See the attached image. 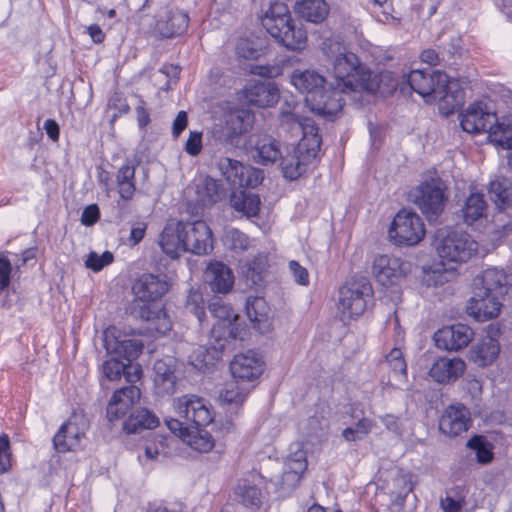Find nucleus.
Masks as SVG:
<instances>
[{
    "mask_svg": "<svg viewBox=\"0 0 512 512\" xmlns=\"http://www.w3.org/2000/svg\"><path fill=\"white\" fill-rule=\"evenodd\" d=\"M165 423H166L168 429L173 434H175L176 436L181 438L183 441L186 440V438L191 430V425L184 423V419L180 420V419L170 418V419H166Z\"/></svg>",
    "mask_w": 512,
    "mask_h": 512,
    "instance_id": "57",
    "label": "nucleus"
},
{
    "mask_svg": "<svg viewBox=\"0 0 512 512\" xmlns=\"http://www.w3.org/2000/svg\"><path fill=\"white\" fill-rule=\"evenodd\" d=\"M502 298L482 291L473 290L467 311L477 321L483 322L498 316L502 306Z\"/></svg>",
    "mask_w": 512,
    "mask_h": 512,
    "instance_id": "22",
    "label": "nucleus"
},
{
    "mask_svg": "<svg viewBox=\"0 0 512 512\" xmlns=\"http://www.w3.org/2000/svg\"><path fill=\"white\" fill-rule=\"evenodd\" d=\"M467 446L476 452V457L479 463H489L493 458L491 449L482 436H474L468 442Z\"/></svg>",
    "mask_w": 512,
    "mask_h": 512,
    "instance_id": "47",
    "label": "nucleus"
},
{
    "mask_svg": "<svg viewBox=\"0 0 512 512\" xmlns=\"http://www.w3.org/2000/svg\"><path fill=\"white\" fill-rule=\"evenodd\" d=\"M246 100L259 107H270L279 100V90L273 82H250L244 90Z\"/></svg>",
    "mask_w": 512,
    "mask_h": 512,
    "instance_id": "30",
    "label": "nucleus"
},
{
    "mask_svg": "<svg viewBox=\"0 0 512 512\" xmlns=\"http://www.w3.org/2000/svg\"><path fill=\"white\" fill-rule=\"evenodd\" d=\"M463 131L469 134H478L491 130L496 121V114L488 111L485 104L479 102L471 104L459 115Z\"/></svg>",
    "mask_w": 512,
    "mask_h": 512,
    "instance_id": "18",
    "label": "nucleus"
},
{
    "mask_svg": "<svg viewBox=\"0 0 512 512\" xmlns=\"http://www.w3.org/2000/svg\"><path fill=\"white\" fill-rule=\"evenodd\" d=\"M225 242L231 249L235 251H242L248 247L247 236L235 228L226 231Z\"/></svg>",
    "mask_w": 512,
    "mask_h": 512,
    "instance_id": "52",
    "label": "nucleus"
},
{
    "mask_svg": "<svg viewBox=\"0 0 512 512\" xmlns=\"http://www.w3.org/2000/svg\"><path fill=\"white\" fill-rule=\"evenodd\" d=\"M254 114L246 109H235L224 116L221 124L215 125L212 134L224 147L233 149L240 146L243 135L250 132Z\"/></svg>",
    "mask_w": 512,
    "mask_h": 512,
    "instance_id": "7",
    "label": "nucleus"
},
{
    "mask_svg": "<svg viewBox=\"0 0 512 512\" xmlns=\"http://www.w3.org/2000/svg\"><path fill=\"white\" fill-rule=\"evenodd\" d=\"M279 44L292 51H301L307 44V32L301 22L291 19L280 28L278 33L271 35Z\"/></svg>",
    "mask_w": 512,
    "mask_h": 512,
    "instance_id": "32",
    "label": "nucleus"
},
{
    "mask_svg": "<svg viewBox=\"0 0 512 512\" xmlns=\"http://www.w3.org/2000/svg\"><path fill=\"white\" fill-rule=\"evenodd\" d=\"M185 309L187 312L192 313L199 323H202L205 318L204 300L202 293L195 288H190L185 300Z\"/></svg>",
    "mask_w": 512,
    "mask_h": 512,
    "instance_id": "46",
    "label": "nucleus"
},
{
    "mask_svg": "<svg viewBox=\"0 0 512 512\" xmlns=\"http://www.w3.org/2000/svg\"><path fill=\"white\" fill-rule=\"evenodd\" d=\"M435 249L443 265L465 263L478 251V243L462 230L439 231Z\"/></svg>",
    "mask_w": 512,
    "mask_h": 512,
    "instance_id": "4",
    "label": "nucleus"
},
{
    "mask_svg": "<svg viewBox=\"0 0 512 512\" xmlns=\"http://www.w3.org/2000/svg\"><path fill=\"white\" fill-rule=\"evenodd\" d=\"M135 180V167L130 164H123L116 174L117 184L133 182Z\"/></svg>",
    "mask_w": 512,
    "mask_h": 512,
    "instance_id": "63",
    "label": "nucleus"
},
{
    "mask_svg": "<svg viewBox=\"0 0 512 512\" xmlns=\"http://www.w3.org/2000/svg\"><path fill=\"white\" fill-rule=\"evenodd\" d=\"M288 266L296 283L303 286L309 284V273L305 267L295 260L290 261Z\"/></svg>",
    "mask_w": 512,
    "mask_h": 512,
    "instance_id": "59",
    "label": "nucleus"
},
{
    "mask_svg": "<svg viewBox=\"0 0 512 512\" xmlns=\"http://www.w3.org/2000/svg\"><path fill=\"white\" fill-rule=\"evenodd\" d=\"M124 370L125 363L120 361L116 356L105 361L102 365L103 375L110 381L120 379Z\"/></svg>",
    "mask_w": 512,
    "mask_h": 512,
    "instance_id": "51",
    "label": "nucleus"
},
{
    "mask_svg": "<svg viewBox=\"0 0 512 512\" xmlns=\"http://www.w3.org/2000/svg\"><path fill=\"white\" fill-rule=\"evenodd\" d=\"M245 311L253 327L260 333H265L270 329V309L264 298L258 296L247 297Z\"/></svg>",
    "mask_w": 512,
    "mask_h": 512,
    "instance_id": "34",
    "label": "nucleus"
},
{
    "mask_svg": "<svg viewBox=\"0 0 512 512\" xmlns=\"http://www.w3.org/2000/svg\"><path fill=\"white\" fill-rule=\"evenodd\" d=\"M407 82L427 103L437 100L449 103L450 86L446 73L439 70L415 69L407 75Z\"/></svg>",
    "mask_w": 512,
    "mask_h": 512,
    "instance_id": "6",
    "label": "nucleus"
},
{
    "mask_svg": "<svg viewBox=\"0 0 512 512\" xmlns=\"http://www.w3.org/2000/svg\"><path fill=\"white\" fill-rule=\"evenodd\" d=\"M230 370L237 381H253L263 372V361L253 351L235 355L230 363Z\"/></svg>",
    "mask_w": 512,
    "mask_h": 512,
    "instance_id": "24",
    "label": "nucleus"
},
{
    "mask_svg": "<svg viewBox=\"0 0 512 512\" xmlns=\"http://www.w3.org/2000/svg\"><path fill=\"white\" fill-rule=\"evenodd\" d=\"M100 217V211L96 204L87 206L81 215V223L85 226H91L95 224Z\"/></svg>",
    "mask_w": 512,
    "mask_h": 512,
    "instance_id": "61",
    "label": "nucleus"
},
{
    "mask_svg": "<svg viewBox=\"0 0 512 512\" xmlns=\"http://www.w3.org/2000/svg\"><path fill=\"white\" fill-rule=\"evenodd\" d=\"M386 361L388 362L390 368L393 370L394 373L406 376L407 365L404 360L403 352L401 351V349H392L390 353L386 356Z\"/></svg>",
    "mask_w": 512,
    "mask_h": 512,
    "instance_id": "53",
    "label": "nucleus"
},
{
    "mask_svg": "<svg viewBox=\"0 0 512 512\" xmlns=\"http://www.w3.org/2000/svg\"><path fill=\"white\" fill-rule=\"evenodd\" d=\"M140 396V389L135 385L117 389L107 405L106 413L109 421L124 417Z\"/></svg>",
    "mask_w": 512,
    "mask_h": 512,
    "instance_id": "26",
    "label": "nucleus"
},
{
    "mask_svg": "<svg viewBox=\"0 0 512 512\" xmlns=\"http://www.w3.org/2000/svg\"><path fill=\"white\" fill-rule=\"evenodd\" d=\"M406 271V264L399 258L390 255H378L372 264V274L383 286L397 282Z\"/></svg>",
    "mask_w": 512,
    "mask_h": 512,
    "instance_id": "21",
    "label": "nucleus"
},
{
    "mask_svg": "<svg viewBox=\"0 0 512 512\" xmlns=\"http://www.w3.org/2000/svg\"><path fill=\"white\" fill-rule=\"evenodd\" d=\"M465 504L466 501L464 496H453L450 493L440 500V507L444 512H461Z\"/></svg>",
    "mask_w": 512,
    "mask_h": 512,
    "instance_id": "55",
    "label": "nucleus"
},
{
    "mask_svg": "<svg viewBox=\"0 0 512 512\" xmlns=\"http://www.w3.org/2000/svg\"><path fill=\"white\" fill-rule=\"evenodd\" d=\"M209 312L217 319L211 329V340L214 341V349L224 350L230 341L238 337V328L234 322L238 315L221 299L215 298L208 305Z\"/></svg>",
    "mask_w": 512,
    "mask_h": 512,
    "instance_id": "9",
    "label": "nucleus"
},
{
    "mask_svg": "<svg viewBox=\"0 0 512 512\" xmlns=\"http://www.w3.org/2000/svg\"><path fill=\"white\" fill-rule=\"evenodd\" d=\"M470 425V411L461 403L449 405L439 420V430L449 437L460 435L467 431Z\"/></svg>",
    "mask_w": 512,
    "mask_h": 512,
    "instance_id": "20",
    "label": "nucleus"
},
{
    "mask_svg": "<svg viewBox=\"0 0 512 512\" xmlns=\"http://www.w3.org/2000/svg\"><path fill=\"white\" fill-rule=\"evenodd\" d=\"M487 204L484 195L481 193H472L465 200L461 208V215L464 223L471 225L485 216Z\"/></svg>",
    "mask_w": 512,
    "mask_h": 512,
    "instance_id": "41",
    "label": "nucleus"
},
{
    "mask_svg": "<svg viewBox=\"0 0 512 512\" xmlns=\"http://www.w3.org/2000/svg\"><path fill=\"white\" fill-rule=\"evenodd\" d=\"M12 264L6 254H0V291L6 289L10 284Z\"/></svg>",
    "mask_w": 512,
    "mask_h": 512,
    "instance_id": "58",
    "label": "nucleus"
},
{
    "mask_svg": "<svg viewBox=\"0 0 512 512\" xmlns=\"http://www.w3.org/2000/svg\"><path fill=\"white\" fill-rule=\"evenodd\" d=\"M85 422L81 415L73 414L63 423L53 437L54 448L59 453L74 451L84 437Z\"/></svg>",
    "mask_w": 512,
    "mask_h": 512,
    "instance_id": "17",
    "label": "nucleus"
},
{
    "mask_svg": "<svg viewBox=\"0 0 512 512\" xmlns=\"http://www.w3.org/2000/svg\"><path fill=\"white\" fill-rule=\"evenodd\" d=\"M174 409L184 423L191 427H201L213 420L210 407L205 399L193 394L183 395L174 400Z\"/></svg>",
    "mask_w": 512,
    "mask_h": 512,
    "instance_id": "13",
    "label": "nucleus"
},
{
    "mask_svg": "<svg viewBox=\"0 0 512 512\" xmlns=\"http://www.w3.org/2000/svg\"><path fill=\"white\" fill-rule=\"evenodd\" d=\"M307 468V461L304 452L300 451L295 453L293 457H289L285 465V469L292 471V480L300 481L301 475Z\"/></svg>",
    "mask_w": 512,
    "mask_h": 512,
    "instance_id": "49",
    "label": "nucleus"
},
{
    "mask_svg": "<svg viewBox=\"0 0 512 512\" xmlns=\"http://www.w3.org/2000/svg\"><path fill=\"white\" fill-rule=\"evenodd\" d=\"M114 260V256L110 251H105L101 255L91 251L85 261V266L94 272L101 271L105 266L111 264Z\"/></svg>",
    "mask_w": 512,
    "mask_h": 512,
    "instance_id": "48",
    "label": "nucleus"
},
{
    "mask_svg": "<svg viewBox=\"0 0 512 512\" xmlns=\"http://www.w3.org/2000/svg\"><path fill=\"white\" fill-rule=\"evenodd\" d=\"M141 374L142 369L140 365H133L131 362L125 363V370L123 371L122 375H124L127 382L135 383L140 379Z\"/></svg>",
    "mask_w": 512,
    "mask_h": 512,
    "instance_id": "64",
    "label": "nucleus"
},
{
    "mask_svg": "<svg viewBox=\"0 0 512 512\" xmlns=\"http://www.w3.org/2000/svg\"><path fill=\"white\" fill-rule=\"evenodd\" d=\"M203 193L205 194L206 202L215 203L224 197L225 190L215 179L207 177L204 180Z\"/></svg>",
    "mask_w": 512,
    "mask_h": 512,
    "instance_id": "50",
    "label": "nucleus"
},
{
    "mask_svg": "<svg viewBox=\"0 0 512 512\" xmlns=\"http://www.w3.org/2000/svg\"><path fill=\"white\" fill-rule=\"evenodd\" d=\"M372 287L366 278H351L339 289L338 310L342 320L352 319L364 313L367 299L371 297Z\"/></svg>",
    "mask_w": 512,
    "mask_h": 512,
    "instance_id": "8",
    "label": "nucleus"
},
{
    "mask_svg": "<svg viewBox=\"0 0 512 512\" xmlns=\"http://www.w3.org/2000/svg\"><path fill=\"white\" fill-rule=\"evenodd\" d=\"M279 121L280 129L286 134H290L291 137L297 138L301 135L300 141L310 143L312 140H316L321 143V137L318 134V128L315 123L309 118H300L291 110L289 104H287V109H281Z\"/></svg>",
    "mask_w": 512,
    "mask_h": 512,
    "instance_id": "15",
    "label": "nucleus"
},
{
    "mask_svg": "<svg viewBox=\"0 0 512 512\" xmlns=\"http://www.w3.org/2000/svg\"><path fill=\"white\" fill-rule=\"evenodd\" d=\"M473 335L469 326L458 323L437 330L434 334V341L438 348L458 351L471 342Z\"/></svg>",
    "mask_w": 512,
    "mask_h": 512,
    "instance_id": "19",
    "label": "nucleus"
},
{
    "mask_svg": "<svg viewBox=\"0 0 512 512\" xmlns=\"http://www.w3.org/2000/svg\"><path fill=\"white\" fill-rule=\"evenodd\" d=\"M169 289V284L165 275L143 274L133 284L132 290L136 299L143 303L155 302L164 296ZM138 316L148 322H161L160 326L155 325V329L165 332L170 329V322L163 310H153L147 304L140 307Z\"/></svg>",
    "mask_w": 512,
    "mask_h": 512,
    "instance_id": "3",
    "label": "nucleus"
},
{
    "mask_svg": "<svg viewBox=\"0 0 512 512\" xmlns=\"http://www.w3.org/2000/svg\"><path fill=\"white\" fill-rule=\"evenodd\" d=\"M108 106L111 109L117 110L118 113L113 115L114 118L129 111V105L127 104L126 100L117 93L110 98Z\"/></svg>",
    "mask_w": 512,
    "mask_h": 512,
    "instance_id": "62",
    "label": "nucleus"
},
{
    "mask_svg": "<svg viewBox=\"0 0 512 512\" xmlns=\"http://www.w3.org/2000/svg\"><path fill=\"white\" fill-rule=\"evenodd\" d=\"M500 352L499 342L487 334L481 337L470 350V360L476 365L485 367L492 364Z\"/></svg>",
    "mask_w": 512,
    "mask_h": 512,
    "instance_id": "33",
    "label": "nucleus"
},
{
    "mask_svg": "<svg viewBox=\"0 0 512 512\" xmlns=\"http://www.w3.org/2000/svg\"><path fill=\"white\" fill-rule=\"evenodd\" d=\"M291 19L292 16L288 6L283 2L275 1L265 11L261 23L266 31L272 35L275 32L278 33L279 29L288 24Z\"/></svg>",
    "mask_w": 512,
    "mask_h": 512,
    "instance_id": "36",
    "label": "nucleus"
},
{
    "mask_svg": "<svg viewBox=\"0 0 512 512\" xmlns=\"http://www.w3.org/2000/svg\"><path fill=\"white\" fill-rule=\"evenodd\" d=\"M281 153L279 143L268 135L258 137L250 151L253 160L261 165L275 163L280 158Z\"/></svg>",
    "mask_w": 512,
    "mask_h": 512,
    "instance_id": "35",
    "label": "nucleus"
},
{
    "mask_svg": "<svg viewBox=\"0 0 512 512\" xmlns=\"http://www.w3.org/2000/svg\"><path fill=\"white\" fill-rule=\"evenodd\" d=\"M465 371V362L460 358H439L430 368V377L440 384L455 382Z\"/></svg>",
    "mask_w": 512,
    "mask_h": 512,
    "instance_id": "31",
    "label": "nucleus"
},
{
    "mask_svg": "<svg viewBox=\"0 0 512 512\" xmlns=\"http://www.w3.org/2000/svg\"><path fill=\"white\" fill-rule=\"evenodd\" d=\"M202 150V133L197 131H191L189 138L185 144V151L191 155L196 156Z\"/></svg>",
    "mask_w": 512,
    "mask_h": 512,
    "instance_id": "60",
    "label": "nucleus"
},
{
    "mask_svg": "<svg viewBox=\"0 0 512 512\" xmlns=\"http://www.w3.org/2000/svg\"><path fill=\"white\" fill-rule=\"evenodd\" d=\"M409 196L429 222L439 218L448 200L447 187L437 176L426 177L410 191Z\"/></svg>",
    "mask_w": 512,
    "mask_h": 512,
    "instance_id": "5",
    "label": "nucleus"
},
{
    "mask_svg": "<svg viewBox=\"0 0 512 512\" xmlns=\"http://www.w3.org/2000/svg\"><path fill=\"white\" fill-rule=\"evenodd\" d=\"M424 235V223L420 216L406 209L396 214L389 229V237L397 244L415 245Z\"/></svg>",
    "mask_w": 512,
    "mask_h": 512,
    "instance_id": "11",
    "label": "nucleus"
},
{
    "mask_svg": "<svg viewBox=\"0 0 512 512\" xmlns=\"http://www.w3.org/2000/svg\"><path fill=\"white\" fill-rule=\"evenodd\" d=\"M185 252L206 255L213 250L210 227L202 220L183 223Z\"/></svg>",
    "mask_w": 512,
    "mask_h": 512,
    "instance_id": "16",
    "label": "nucleus"
},
{
    "mask_svg": "<svg viewBox=\"0 0 512 512\" xmlns=\"http://www.w3.org/2000/svg\"><path fill=\"white\" fill-rule=\"evenodd\" d=\"M291 84L302 94L310 110L318 115L332 119L343 108L344 99L339 97L333 83L330 88L325 86V79L314 69H296L290 75Z\"/></svg>",
    "mask_w": 512,
    "mask_h": 512,
    "instance_id": "2",
    "label": "nucleus"
},
{
    "mask_svg": "<svg viewBox=\"0 0 512 512\" xmlns=\"http://www.w3.org/2000/svg\"><path fill=\"white\" fill-rule=\"evenodd\" d=\"M235 495L244 506L259 507L261 504L262 494L260 489L247 481L237 485Z\"/></svg>",
    "mask_w": 512,
    "mask_h": 512,
    "instance_id": "44",
    "label": "nucleus"
},
{
    "mask_svg": "<svg viewBox=\"0 0 512 512\" xmlns=\"http://www.w3.org/2000/svg\"><path fill=\"white\" fill-rule=\"evenodd\" d=\"M295 12L311 23L323 22L329 14V4L325 0H296Z\"/></svg>",
    "mask_w": 512,
    "mask_h": 512,
    "instance_id": "37",
    "label": "nucleus"
},
{
    "mask_svg": "<svg viewBox=\"0 0 512 512\" xmlns=\"http://www.w3.org/2000/svg\"><path fill=\"white\" fill-rule=\"evenodd\" d=\"M204 281L214 293L227 294L233 288L232 269L221 261L210 262L204 271Z\"/></svg>",
    "mask_w": 512,
    "mask_h": 512,
    "instance_id": "25",
    "label": "nucleus"
},
{
    "mask_svg": "<svg viewBox=\"0 0 512 512\" xmlns=\"http://www.w3.org/2000/svg\"><path fill=\"white\" fill-rule=\"evenodd\" d=\"M488 138L497 146L512 151V115L501 119L496 117V121L489 130Z\"/></svg>",
    "mask_w": 512,
    "mask_h": 512,
    "instance_id": "39",
    "label": "nucleus"
},
{
    "mask_svg": "<svg viewBox=\"0 0 512 512\" xmlns=\"http://www.w3.org/2000/svg\"><path fill=\"white\" fill-rule=\"evenodd\" d=\"M489 194L499 208L508 206L512 201V183L501 177L490 182Z\"/></svg>",
    "mask_w": 512,
    "mask_h": 512,
    "instance_id": "42",
    "label": "nucleus"
},
{
    "mask_svg": "<svg viewBox=\"0 0 512 512\" xmlns=\"http://www.w3.org/2000/svg\"><path fill=\"white\" fill-rule=\"evenodd\" d=\"M507 276L497 268H488L473 280V290L482 291L502 298L507 292Z\"/></svg>",
    "mask_w": 512,
    "mask_h": 512,
    "instance_id": "29",
    "label": "nucleus"
},
{
    "mask_svg": "<svg viewBox=\"0 0 512 512\" xmlns=\"http://www.w3.org/2000/svg\"><path fill=\"white\" fill-rule=\"evenodd\" d=\"M246 393L238 386L237 383H228L220 393V400L223 404L231 407V410L238 408L246 399Z\"/></svg>",
    "mask_w": 512,
    "mask_h": 512,
    "instance_id": "45",
    "label": "nucleus"
},
{
    "mask_svg": "<svg viewBox=\"0 0 512 512\" xmlns=\"http://www.w3.org/2000/svg\"><path fill=\"white\" fill-rule=\"evenodd\" d=\"M183 222L170 220L159 238V246L171 259L179 258L185 252Z\"/></svg>",
    "mask_w": 512,
    "mask_h": 512,
    "instance_id": "27",
    "label": "nucleus"
},
{
    "mask_svg": "<svg viewBox=\"0 0 512 512\" xmlns=\"http://www.w3.org/2000/svg\"><path fill=\"white\" fill-rule=\"evenodd\" d=\"M189 24V17L186 13L171 9L158 15L153 27V33L161 38H173L184 33Z\"/></svg>",
    "mask_w": 512,
    "mask_h": 512,
    "instance_id": "23",
    "label": "nucleus"
},
{
    "mask_svg": "<svg viewBox=\"0 0 512 512\" xmlns=\"http://www.w3.org/2000/svg\"><path fill=\"white\" fill-rule=\"evenodd\" d=\"M231 207L247 217L256 216L260 210L261 201L257 194L245 190H236L230 196Z\"/></svg>",
    "mask_w": 512,
    "mask_h": 512,
    "instance_id": "38",
    "label": "nucleus"
},
{
    "mask_svg": "<svg viewBox=\"0 0 512 512\" xmlns=\"http://www.w3.org/2000/svg\"><path fill=\"white\" fill-rule=\"evenodd\" d=\"M221 175L232 187L254 188L263 181V171L231 159L221 158L218 162Z\"/></svg>",
    "mask_w": 512,
    "mask_h": 512,
    "instance_id": "12",
    "label": "nucleus"
},
{
    "mask_svg": "<svg viewBox=\"0 0 512 512\" xmlns=\"http://www.w3.org/2000/svg\"><path fill=\"white\" fill-rule=\"evenodd\" d=\"M102 342L108 354L122 358L127 362L135 360L143 349L140 340L123 336L115 328H108L103 332Z\"/></svg>",
    "mask_w": 512,
    "mask_h": 512,
    "instance_id": "14",
    "label": "nucleus"
},
{
    "mask_svg": "<svg viewBox=\"0 0 512 512\" xmlns=\"http://www.w3.org/2000/svg\"><path fill=\"white\" fill-rule=\"evenodd\" d=\"M322 50L330 62L335 78L333 88L339 91V97L350 92L375 91L376 84L370 69L360 62L356 54L348 51L340 42L331 39L323 43Z\"/></svg>",
    "mask_w": 512,
    "mask_h": 512,
    "instance_id": "1",
    "label": "nucleus"
},
{
    "mask_svg": "<svg viewBox=\"0 0 512 512\" xmlns=\"http://www.w3.org/2000/svg\"><path fill=\"white\" fill-rule=\"evenodd\" d=\"M321 143L312 140L310 143L299 141L296 146L286 148L285 154L280 155V167L283 176L289 180L301 177L308 166L316 159Z\"/></svg>",
    "mask_w": 512,
    "mask_h": 512,
    "instance_id": "10",
    "label": "nucleus"
},
{
    "mask_svg": "<svg viewBox=\"0 0 512 512\" xmlns=\"http://www.w3.org/2000/svg\"><path fill=\"white\" fill-rule=\"evenodd\" d=\"M159 425L158 417L146 408H140L131 413L124 422L127 433H137L140 429H153Z\"/></svg>",
    "mask_w": 512,
    "mask_h": 512,
    "instance_id": "40",
    "label": "nucleus"
},
{
    "mask_svg": "<svg viewBox=\"0 0 512 512\" xmlns=\"http://www.w3.org/2000/svg\"><path fill=\"white\" fill-rule=\"evenodd\" d=\"M192 449L200 453H207L214 447V439L212 435L200 427H191V430L184 441Z\"/></svg>",
    "mask_w": 512,
    "mask_h": 512,
    "instance_id": "43",
    "label": "nucleus"
},
{
    "mask_svg": "<svg viewBox=\"0 0 512 512\" xmlns=\"http://www.w3.org/2000/svg\"><path fill=\"white\" fill-rule=\"evenodd\" d=\"M10 441L6 434L0 436V473L6 472L11 465Z\"/></svg>",
    "mask_w": 512,
    "mask_h": 512,
    "instance_id": "56",
    "label": "nucleus"
},
{
    "mask_svg": "<svg viewBox=\"0 0 512 512\" xmlns=\"http://www.w3.org/2000/svg\"><path fill=\"white\" fill-rule=\"evenodd\" d=\"M175 367L176 361L171 356H166L155 361L153 366V380L159 395L173 394L175 392Z\"/></svg>",
    "mask_w": 512,
    "mask_h": 512,
    "instance_id": "28",
    "label": "nucleus"
},
{
    "mask_svg": "<svg viewBox=\"0 0 512 512\" xmlns=\"http://www.w3.org/2000/svg\"><path fill=\"white\" fill-rule=\"evenodd\" d=\"M236 53L239 57L244 59H257L262 51L261 49L249 39H240L236 46Z\"/></svg>",
    "mask_w": 512,
    "mask_h": 512,
    "instance_id": "54",
    "label": "nucleus"
}]
</instances>
